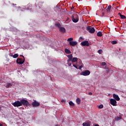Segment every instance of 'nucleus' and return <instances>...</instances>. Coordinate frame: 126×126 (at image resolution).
<instances>
[{
    "label": "nucleus",
    "mask_w": 126,
    "mask_h": 126,
    "mask_svg": "<svg viewBox=\"0 0 126 126\" xmlns=\"http://www.w3.org/2000/svg\"><path fill=\"white\" fill-rule=\"evenodd\" d=\"M87 30L88 31V32H89V33H91V34L95 33V29H94V28L92 27V26L87 27Z\"/></svg>",
    "instance_id": "obj_1"
},
{
    "label": "nucleus",
    "mask_w": 126,
    "mask_h": 126,
    "mask_svg": "<svg viewBox=\"0 0 126 126\" xmlns=\"http://www.w3.org/2000/svg\"><path fill=\"white\" fill-rule=\"evenodd\" d=\"M21 57H23V58H24V56H23V55H21ZM25 62V59H22V58H19L18 59H17L16 60V62L17 63H18V64H23V63H24V62Z\"/></svg>",
    "instance_id": "obj_2"
},
{
    "label": "nucleus",
    "mask_w": 126,
    "mask_h": 126,
    "mask_svg": "<svg viewBox=\"0 0 126 126\" xmlns=\"http://www.w3.org/2000/svg\"><path fill=\"white\" fill-rule=\"evenodd\" d=\"M20 102H21V106H22V105H23L24 106H26L27 107H28V106H29V102H28V100L26 99H23L20 100Z\"/></svg>",
    "instance_id": "obj_3"
},
{
    "label": "nucleus",
    "mask_w": 126,
    "mask_h": 126,
    "mask_svg": "<svg viewBox=\"0 0 126 126\" xmlns=\"http://www.w3.org/2000/svg\"><path fill=\"white\" fill-rule=\"evenodd\" d=\"M90 71L88 70H86L84 71H83L80 73V75H83L84 76H87L90 75Z\"/></svg>",
    "instance_id": "obj_4"
},
{
    "label": "nucleus",
    "mask_w": 126,
    "mask_h": 126,
    "mask_svg": "<svg viewBox=\"0 0 126 126\" xmlns=\"http://www.w3.org/2000/svg\"><path fill=\"white\" fill-rule=\"evenodd\" d=\"M12 105L14 106V107H21V102L20 101H16L15 102H13Z\"/></svg>",
    "instance_id": "obj_5"
},
{
    "label": "nucleus",
    "mask_w": 126,
    "mask_h": 126,
    "mask_svg": "<svg viewBox=\"0 0 126 126\" xmlns=\"http://www.w3.org/2000/svg\"><path fill=\"white\" fill-rule=\"evenodd\" d=\"M71 18L73 22H74V23L78 22V21L79 20V18H78V16L77 15H76L75 17H74V16H72Z\"/></svg>",
    "instance_id": "obj_6"
},
{
    "label": "nucleus",
    "mask_w": 126,
    "mask_h": 126,
    "mask_svg": "<svg viewBox=\"0 0 126 126\" xmlns=\"http://www.w3.org/2000/svg\"><path fill=\"white\" fill-rule=\"evenodd\" d=\"M81 45L82 46H86V47H89L90 46V44H89V42L88 41L85 40L84 41H83L81 43Z\"/></svg>",
    "instance_id": "obj_7"
},
{
    "label": "nucleus",
    "mask_w": 126,
    "mask_h": 126,
    "mask_svg": "<svg viewBox=\"0 0 126 126\" xmlns=\"http://www.w3.org/2000/svg\"><path fill=\"white\" fill-rule=\"evenodd\" d=\"M110 104L112 106H117V100L115 99L111 98L110 99Z\"/></svg>",
    "instance_id": "obj_8"
},
{
    "label": "nucleus",
    "mask_w": 126,
    "mask_h": 126,
    "mask_svg": "<svg viewBox=\"0 0 126 126\" xmlns=\"http://www.w3.org/2000/svg\"><path fill=\"white\" fill-rule=\"evenodd\" d=\"M32 107H39L40 106V103L34 101L32 102Z\"/></svg>",
    "instance_id": "obj_9"
},
{
    "label": "nucleus",
    "mask_w": 126,
    "mask_h": 126,
    "mask_svg": "<svg viewBox=\"0 0 126 126\" xmlns=\"http://www.w3.org/2000/svg\"><path fill=\"white\" fill-rule=\"evenodd\" d=\"M70 46L74 47V46H76L77 45V42L76 41H70L69 42Z\"/></svg>",
    "instance_id": "obj_10"
},
{
    "label": "nucleus",
    "mask_w": 126,
    "mask_h": 126,
    "mask_svg": "<svg viewBox=\"0 0 126 126\" xmlns=\"http://www.w3.org/2000/svg\"><path fill=\"white\" fill-rule=\"evenodd\" d=\"M59 31L63 34V33H65V28L62 27H59Z\"/></svg>",
    "instance_id": "obj_11"
},
{
    "label": "nucleus",
    "mask_w": 126,
    "mask_h": 126,
    "mask_svg": "<svg viewBox=\"0 0 126 126\" xmlns=\"http://www.w3.org/2000/svg\"><path fill=\"white\" fill-rule=\"evenodd\" d=\"M113 98H115L114 100H116V101H120V97H119V95L114 94H113Z\"/></svg>",
    "instance_id": "obj_12"
},
{
    "label": "nucleus",
    "mask_w": 126,
    "mask_h": 126,
    "mask_svg": "<svg viewBox=\"0 0 126 126\" xmlns=\"http://www.w3.org/2000/svg\"><path fill=\"white\" fill-rule=\"evenodd\" d=\"M83 126H90V123L89 122H85L84 123H83Z\"/></svg>",
    "instance_id": "obj_13"
},
{
    "label": "nucleus",
    "mask_w": 126,
    "mask_h": 126,
    "mask_svg": "<svg viewBox=\"0 0 126 126\" xmlns=\"http://www.w3.org/2000/svg\"><path fill=\"white\" fill-rule=\"evenodd\" d=\"M67 57L69 59V61H68L67 62H71L73 58L72 54H70L69 55H67Z\"/></svg>",
    "instance_id": "obj_14"
},
{
    "label": "nucleus",
    "mask_w": 126,
    "mask_h": 126,
    "mask_svg": "<svg viewBox=\"0 0 126 126\" xmlns=\"http://www.w3.org/2000/svg\"><path fill=\"white\" fill-rule=\"evenodd\" d=\"M118 14L119 15H120L121 19H126V16L122 15L121 13H119Z\"/></svg>",
    "instance_id": "obj_15"
},
{
    "label": "nucleus",
    "mask_w": 126,
    "mask_h": 126,
    "mask_svg": "<svg viewBox=\"0 0 126 126\" xmlns=\"http://www.w3.org/2000/svg\"><path fill=\"white\" fill-rule=\"evenodd\" d=\"M78 60V59L77 58H73L71 61L72 63H76L77 61Z\"/></svg>",
    "instance_id": "obj_16"
},
{
    "label": "nucleus",
    "mask_w": 126,
    "mask_h": 126,
    "mask_svg": "<svg viewBox=\"0 0 126 126\" xmlns=\"http://www.w3.org/2000/svg\"><path fill=\"white\" fill-rule=\"evenodd\" d=\"M64 52L66 54H71V51L66 48L65 49Z\"/></svg>",
    "instance_id": "obj_17"
},
{
    "label": "nucleus",
    "mask_w": 126,
    "mask_h": 126,
    "mask_svg": "<svg viewBox=\"0 0 126 126\" xmlns=\"http://www.w3.org/2000/svg\"><path fill=\"white\" fill-rule=\"evenodd\" d=\"M97 36L98 37H102L103 36V33L101 32H99L97 33Z\"/></svg>",
    "instance_id": "obj_18"
},
{
    "label": "nucleus",
    "mask_w": 126,
    "mask_h": 126,
    "mask_svg": "<svg viewBox=\"0 0 126 126\" xmlns=\"http://www.w3.org/2000/svg\"><path fill=\"white\" fill-rule=\"evenodd\" d=\"M11 86H12V84H11V83H8L7 84L6 87V88H10V87H11Z\"/></svg>",
    "instance_id": "obj_19"
},
{
    "label": "nucleus",
    "mask_w": 126,
    "mask_h": 126,
    "mask_svg": "<svg viewBox=\"0 0 126 126\" xmlns=\"http://www.w3.org/2000/svg\"><path fill=\"white\" fill-rule=\"evenodd\" d=\"M76 103L77 104H78V105H79L80 104V103H81V100H80V99H79V98H77L76 100Z\"/></svg>",
    "instance_id": "obj_20"
},
{
    "label": "nucleus",
    "mask_w": 126,
    "mask_h": 126,
    "mask_svg": "<svg viewBox=\"0 0 126 126\" xmlns=\"http://www.w3.org/2000/svg\"><path fill=\"white\" fill-rule=\"evenodd\" d=\"M110 43H111L112 45H116V44H118V41H117V40H113V41H111Z\"/></svg>",
    "instance_id": "obj_21"
},
{
    "label": "nucleus",
    "mask_w": 126,
    "mask_h": 126,
    "mask_svg": "<svg viewBox=\"0 0 126 126\" xmlns=\"http://www.w3.org/2000/svg\"><path fill=\"white\" fill-rule=\"evenodd\" d=\"M111 8H112V5H109L107 7V12H110V10H111Z\"/></svg>",
    "instance_id": "obj_22"
},
{
    "label": "nucleus",
    "mask_w": 126,
    "mask_h": 126,
    "mask_svg": "<svg viewBox=\"0 0 126 126\" xmlns=\"http://www.w3.org/2000/svg\"><path fill=\"white\" fill-rule=\"evenodd\" d=\"M14 59H16V58H18V54H15L13 55L12 56Z\"/></svg>",
    "instance_id": "obj_23"
},
{
    "label": "nucleus",
    "mask_w": 126,
    "mask_h": 126,
    "mask_svg": "<svg viewBox=\"0 0 126 126\" xmlns=\"http://www.w3.org/2000/svg\"><path fill=\"white\" fill-rule=\"evenodd\" d=\"M69 105H70L72 107H74V103H73L72 101H70V102H69Z\"/></svg>",
    "instance_id": "obj_24"
},
{
    "label": "nucleus",
    "mask_w": 126,
    "mask_h": 126,
    "mask_svg": "<svg viewBox=\"0 0 126 126\" xmlns=\"http://www.w3.org/2000/svg\"><path fill=\"white\" fill-rule=\"evenodd\" d=\"M72 40H73V38L72 37H70V38H68L67 41H68V42H71V41H72Z\"/></svg>",
    "instance_id": "obj_25"
},
{
    "label": "nucleus",
    "mask_w": 126,
    "mask_h": 126,
    "mask_svg": "<svg viewBox=\"0 0 126 126\" xmlns=\"http://www.w3.org/2000/svg\"><path fill=\"white\" fill-rule=\"evenodd\" d=\"M103 107H104V105H103V104H100L98 106V109H103Z\"/></svg>",
    "instance_id": "obj_26"
},
{
    "label": "nucleus",
    "mask_w": 126,
    "mask_h": 126,
    "mask_svg": "<svg viewBox=\"0 0 126 126\" xmlns=\"http://www.w3.org/2000/svg\"><path fill=\"white\" fill-rule=\"evenodd\" d=\"M122 119V117H117L116 118V121H120V120H121Z\"/></svg>",
    "instance_id": "obj_27"
},
{
    "label": "nucleus",
    "mask_w": 126,
    "mask_h": 126,
    "mask_svg": "<svg viewBox=\"0 0 126 126\" xmlns=\"http://www.w3.org/2000/svg\"><path fill=\"white\" fill-rule=\"evenodd\" d=\"M98 54H99L100 55H101V54H102V53H103V50H99L98 51Z\"/></svg>",
    "instance_id": "obj_28"
},
{
    "label": "nucleus",
    "mask_w": 126,
    "mask_h": 126,
    "mask_svg": "<svg viewBox=\"0 0 126 126\" xmlns=\"http://www.w3.org/2000/svg\"><path fill=\"white\" fill-rule=\"evenodd\" d=\"M83 67V64L82 63V65L81 66H79L78 68V69H81V68Z\"/></svg>",
    "instance_id": "obj_29"
},
{
    "label": "nucleus",
    "mask_w": 126,
    "mask_h": 126,
    "mask_svg": "<svg viewBox=\"0 0 126 126\" xmlns=\"http://www.w3.org/2000/svg\"><path fill=\"white\" fill-rule=\"evenodd\" d=\"M56 26H57V27H59V28L60 29V27H61V24L60 23L57 24Z\"/></svg>",
    "instance_id": "obj_30"
},
{
    "label": "nucleus",
    "mask_w": 126,
    "mask_h": 126,
    "mask_svg": "<svg viewBox=\"0 0 126 126\" xmlns=\"http://www.w3.org/2000/svg\"><path fill=\"white\" fill-rule=\"evenodd\" d=\"M101 65L102 66H105V65H106V63L105 62H102L101 63Z\"/></svg>",
    "instance_id": "obj_31"
},
{
    "label": "nucleus",
    "mask_w": 126,
    "mask_h": 126,
    "mask_svg": "<svg viewBox=\"0 0 126 126\" xmlns=\"http://www.w3.org/2000/svg\"><path fill=\"white\" fill-rule=\"evenodd\" d=\"M73 66L75 67V68H76L77 69H78V67H77V65L74 64H73Z\"/></svg>",
    "instance_id": "obj_32"
},
{
    "label": "nucleus",
    "mask_w": 126,
    "mask_h": 126,
    "mask_svg": "<svg viewBox=\"0 0 126 126\" xmlns=\"http://www.w3.org/2000/svg\"><path fill=\"white\" fill-rule=\"evenodd\" d=\"M68 65H69V66H71V63H69V62H68Z\"/></svg>",
    "instance_id": "obj_33"
},
{
    "label": "nucleus",
    "mask_w": 126,
    "mask_h": 126,
    "mask_svg": "<svg viewBox=\"0 0 126 126\" xmlns=\"http://www.w3.org/2000/svg\"><path fill=\"white\" fill-rule=\"evenodd\" d=\"M89 95H92V93L91 92L89 93Z\"/></svg>",
    "instance_id": "obj_34"
},
{
    "label": "nucleus",
    "mask_w": 126,
    "mask_h": 126,
    "mask_svg": "<svg viewBox=\"0 0 126 126\" xmlns=\"http://www.w3.org/2000/svg\"><path fill=\"white\" fill-rule=\"evenodd\" d=\"M79 39H81V40H83V37L80 36V38H79Z\"/></svg>",
    "instance_id": "obj_35"
},
{
    "label": "nucleus",
    "mask_w": 126,
    "mask_h": 126,
    "mask_svg": "<svg viewBox=\"0 0 126 126\" xmlns=\"http://www.w3.org/2000/svg\"><path fill=\"white\" fill-rule=\"evenodd\" d=\"M61 102H62V103H63V102H64V100H61Z\"/></svg>",
    "instance_id": "obj_36"
},
{
    "label": "nucleus",
    "mask_w": 126,
    "mask_h": 126,
    "mask_svg": "<svg viewBox=\"0 0 126 126\" xmlns=\"http://www.w3.org/2000/svg\"><path fill=\"white\" fill-rule=\"evenodd\" d=\"M102 15H105V13L103 12V13H102Z\"/></svg>",
    "instance_id": "obj_37"
},
{
    "label": "nucleus",
    "mask_w": 126,
    "mask_h": 126,
    "mask_svg": "<svg viewBox=\"0 0 126 126\" xmlns=\"http://www.w3.org/2000/svg\"><path fill=\"white\" fill-rule=\"evenodd\" d=\"M79 63H80H80H82V62L80 61V62H79Z\"/></svg>",
    "instance_id": "obj_38"
},
{
    "label": "nucleus",
    "mask_w": 126,
    "mask_h": 126,
    "mask_svg": "<svg viewBox=\"0 0 126 126\" xmlns=\"http://www.w3.org/2000/svg\"><path fill=\"white\" fill-rule=\"evenodd\" d=\"M0 126H3V125H2V124L0 123Z\"/></svg>",
    "instance_id": "obj_39"
},
{
    "label": "nucleus",
    "mask_w": 126,
    "mask_h": 126,
    "mask_svg": "<svg viewBox=\"0 0 126 126\" xmlns=\"http://www.w3.org/2000/svg\"><path fill=\"white\" fill-rule=\"evenodd\" d=\"M94 126H99V125H95Z\"/></svg>",
    "instance_id": "obj_40"
}]
</instances>
